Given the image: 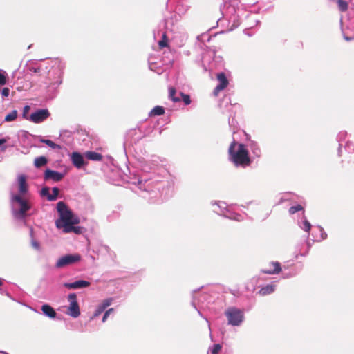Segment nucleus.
I'll use <instances>...</instances> for the list:
<instances>
[{
	"mask_svg": "<svg viewBox=\"0 0 354 354\" xmlns=\"http://www.w3.org/2000/svg\"><path fill=\"white\" fill-rule=\"evenodd\" d=\"M31 71H33L34 73H37L39 71V68H34L32 67L30 68Z\"/></svg>",
	"mask_w": 354,
	"mask_h": 354,
	"instance_id": "46",
	"label": "nucleus"
},
{
	"mask_svg": "<svg viewBox=\"0 0 354 354\" xmlns=\"http://www.w3.org/2000/svg\"><path fill=\"white\" fill-rule=\"evenodd\" d=\"M71 159L73 165L77 169L82 168L85 164L84 157L78 152H73Z\"/></svg>",
	"mask_w": 354,
	"mask_h": 354,
	"instance_id": "12",
	"label": "nucleus"
},
{
	"mask_svg": "<svg viewBox=\"0 0 354 354\" xmlns=\"http://www.w3.org/2000/svg\"><path fill=\"white\" fill-rule=\"evenodd\" d=\"M142 197H144V198H147V196H146L145 194H143V195H142Z\"/></svg>",
	"mask_w": 354,
	"mask_h": 354,
	"instance_id": "53",
	"label": "nucleus"
},
{
	"mask_svg": "<svg viewBox=\"0 0 354 354\" xmlns=\"http://www.w3.org/2000/svg\"><path fill=\"white\" fill-rule=\"evenodd\" d=\"M165 113V109L162 106H156L149 113L150 116L153 115H162Z\"/></svg>",
	"mask_w": 354,
	"mask_h": 354,
	"instance_id": "22",
	"label": "nucleus"
},
{
	"mask_svg": "<svg viewBox=\"0 0 354 354\" xmlns=\"http://www.w3.org/2000/svg\"><path fill=\"white\" fill-rule=\"evenodd\" d=\"M29 110H30V106L26 105L24 107V110H23V117L28 120V118L29 116H28V113L29 112Z\"/></svg>",
	"mask_w": 354,
	"mask_h": 354,
	"instance_id": "39",
	"label": "nucleus"
},
{
	"mask_svg": "<svg viewBox=\"0 0 354 354\" xmlns=\"http://www.w3.org/2000/svg\"><path fill=\"white\" fill-rule=\"evenodd\" d=\"M274 291V286L268 285V286L262 288L259 290V294L262 296H265L266 295L272 293Z\"/></svg>",
	"mask_w": 354,
	"mask_h": 354,
	"instance_id": "20",
	"label": "nucleus"
},
{
	"mask_svg": "<svg viewBox=\"0 0 354 354\" xmlns=\"http://www.w3.org/2000/svg\"><path fill=\"white\" fill-rule=\"evenodd\" d=\"M7 140L6 138L0 139V147L6 142Z\"/></svg>",
	"mask_w": 354,
	"mask_h": 354,
	"instance_id": "47",
	"label": "nucleus"
},
{
	"mask_svg": "<svg viewBox=\"0 0 354 354\" xmlns=\"http://www.w3.org/2000/svg\"><path fill=\"white\" fill-rule=\"evenodd\" d=\"M31 245H32V248L37 250H39L40 248L39 243L35 239H32Z\"/></svg>",
	"mask_w": 354,
	"mask_h": 354,
	"instance_id": "42",
	"label": "nucleus"
},
{
	"mask_svg": "<svg viewBox=\"0 0 354 354\" xmlns=\"http://www.w3.org/2000/svg\"><path fill=\"white\" fill-rule=\"evenodd\" d=\"M176 93V91L174 88H170L169 90V97L174 102H179L180 100L178 97H175L174 95Z\"/></svg>",
	"mask_w": 354,
	"mask_h": 354,
	"instance_id": "37",
	"label": "nucleus"
},
{
	"mask_svg": "<svg viewBox=\"0 0 354 354\" xmlns=\"http://www.w3.org/2000/svg\"><path fill=\"white\" fill-rule=\"evenodd\" d=\"M2 285V280L0 279V286Z\"/></svg>",
	"mask_w": 354,
	"mask_h": 354,
	"instance_id": "52",
	"label": "nucleus"
},
{
	"mask_svg": "<svg viewBox=\"0 0 354 354\" xmlns=\"http://www.w3.org/2000/svg\"><path fill=\"white\" fill-rule=\"evenodd\" d=\"M272 266H280V264L279 262L276 261V262H272Z\"/></svg>",
	"mask_w": 354,
	"mask_h": 354,
	"instance_id": "49",
	"label": "nucleus"
},
{
	"mask_svg": "<svg viewBox=\"0 0 354 354\" xmlns=\"http://www.w3.org/2000/svg\"><path fill=\"white\" fill-rule=\"evenodd\" d=\"M345 149L349 153H354V144L349 142H346Z\"/></svg>",
	"mask_w": 354,
	"mask_h": 354,
	"instance_id": "34",
	"label": "nucleus"
},
{
	"mask_svg": "<svg viewBox=\"0 0 354 354\" xmlns=\"http://www.w3.org/2000/svg\"><path fill=\"white\" fill-rule=\"evenodd\" d=\"M281 271V267H274L272 270H263V272L270 274H279Z\"/></svg>",
	"mask_w": 354,
	"mask_h": 354,
	"instance_id": "29",
	"label": "nucleus"
},
{
	"mask_svg": "<svg viewBox=\"0 0 354 354\" xmlns=\"http://www.w3.org/2000/svg\"><path fill=\"white\" fill-rule=\"evenodd\" d=\"M41 195L42 196H46L48 200V196L51 195V194H50L49 188L47 187H43L41 190Z\"/></svg>",
	"mask_w": 354,
	"mask_h": 354,
	"instance_id": "33",
	"label": "nucleus"
},
{
	"mask_svg": "<svg viewBox=\"0 0 354 354\" xmlns=\"http://www.w3.org/2000/svg\"><path fill=\"white\" fill-rule=\"evenodd\" d=\"M344 39L349 41L352 40V38L347 36H344Z\"/></svg>",
	"mask_w": 354,
	"mask_h": 354,
	"instance_id": "48",
	"label": "nucleus"
},
{
	"mask_svg": "<svg viewBox=\"0 0 354 354\" xmlns=\"http://www.w3.org/2000/svg\"><path fill=\"white\" fill-rule=\"evenodd\" d=\"M52 191L53 194H51V195L48 196L49 201H55L59 192V189L56 187H53Z\"/></svg>",
	"mask_w": 354,
	"mask_h": 354,
	"instance_id": "28",
	"label": "nucleus"
},
{
	"mask_svg": "<svg viewBox=\"0 0 354 354\" xmlns=\"http://www.w3.org/2000/svg\"><path fill=\"white\" fill-rule=\"evenodd\" d=\"M299 225L302 230H304L306 232H309L311 228L310 223L306 218H304L301 221L299 222Z\"/></svg>",
	"mask_w": 354,
	"mask_h": 354,
	"instance_id": "21",
	"label": "nucleus"
},
{
	"mask_svg": "<svg viewBox=\"0 0 354 354\" xmlns=\"http://www.w3.org/2000/svg\"><path fill=\"white\" fill-rule=\"evenodd\" d=\"M204 37H207V40L209 41V38L208 35H201L200 36H198L197 39L198 40L203 41Z\"/></svg>",
	"mask_w": 354,
	"mask_h": 354,
	"instance_id": "45",
	"label": "nucleus"
},
{
	"mask_svg": "<svg viewBox=\"0 0 354 354\" xmlns=\"http://www.w3.org/2000/svg\"><path fill=\"white\" fill-rule=\"evenodd\" d=\"M158 45H159V46L160 48H164V47L167 46V43L166 34L165 33L162 34V39L159 41Z\"/></svg>",
	"mask_w": 354,
	"mask_h": 354,
	"instance_id": "35",
	"label": "nucleus"
},
{
	"mask_svg": "<svg viewBox=\"0 0 354 354\" xmlns=\"http://www.w3.org/2000/svg\"><path fill=\"white\" fill-rule=\"evenodd\" d=\"M17 111L16 110L12 111L10 113L7 114L5 117V122H12L14 121L17 117Z\"/></svg>",
	"mask_w": 354,
	"mask_h": 354,
	"instance_id": "24",
	"label": "nucleus"
},
{
	"mask_svg": "<svg viewBox=\"0 0 354 354\" xmlns=\"http://www.w3.org/2000/svg\"><path fill=\"white\" fill-rule=\"evenodd\" d=\"M111 303V299H107L103 301L102 304L100 305L102 309L105 310L106 308H107L109 306H110Z\"/></svg>",
	"mask_w": 354,
	"mask_h": 354,
	"instance_id": "38",
	"label": "nucleus"
},
{
	"mask_svg": "<svg viewBox=\"0 0 354 354\" xmlns=\"http://www.w3.org/2000/svg\"><path fill=\"white\" fill-rule=\"evenodd\" d=\"M142 180L139 182L140 185V189L142 187ZM147 183V180H145V184L143 185L144 191H145L146 192L149 193V199L151 201V202H156V201L153 200V198L156 197L157 193L154 190H151V191L147 190L146 189V187H149V183H148L147 185H145Z\"/></svg>",
	"mask_w": 354,
	"mask_h": 354,
	"instance_id": "18",
	"label": "nucleus"
},
{
	"mask_svg": "<svg viewBox=\"0 0 354 354\" xmlns=\"http://www.w3.org/2000/svg\"><path fill=\"white\" fill-rule=\"evenodd\" d=\"M50 116V113L48 109H37L32 113L28 118V120L33 123H41L46 120Z\"/></svg>",
	"mask_w": 354,
	"mask_h": 354,
	"instance_id": "7",
	"label": "nucleus"
},
{
	"mask_svg": "<svg viewBox=\"0 0 354 354\" xmlns=\"http://www.w3.org/2000/svg\"><path fill=\"white\" fill-rule=\"evenodd\" d=\"M143 169L146 171H147V168H143Z\"/></svg>",
	"mask_w": 354,
	"mask_h": 354,
	"instance_id": "54",
	"label": "nucleus"
},
{
	"mask_svg": "<svg viewBox=\"0 0 354 354\" xmlns=\"http://www.w3.org/2000/svg\"><path fill=\"white\" fill-rule=\"evenodd\" d=\"M213 205H217V208L214 209V212L218 214L223 215L226 218L237 221L243 219L241 215L232 212L224 202H219L218 203H214Z\"/></svg>",
	"mask_w": 354,
	"mask_h": 354,
	"instance_id": "4",
	"label": "nucleus"
},
{
	"mask_svg": "<svg viewBox=\"0 0 354 354\" xmlns=\"http://www.w3.org/2000/svg\"><path fill=\"white\" fill-rule=\"evenodd\" d=\"M68 301H70V306L68 308L67 314L74 318L80 316V310L79 304L77 301V297L75 293H71L68 297Z\"/></svg>",
	"mask_w": 354,
	"mask_h": 354,
	"instance_id": "6",
	"label": "nucleus"
},
{
	"mask_svg": "<svg viewBox=\"0 0 354 354\" xmlns=\"http://www.w3.org/2000/svg\"><path fill=\"white\" fill-rule=\"evenodd\" d=\"M113 310H113V308H109L108 310H106V311L105 312V313L104 314V316H103V317H102V322H106V319L108 318V317L109 316L110 313H111V312H113Z\"/></svg>",
	"mask_w": 354,
	"mask_h": 354,
	"instance_id": "41",
	"label": "nucleus"
},
{
	"mask_svg": "<svg viewBox=\"0 0 354 354\" xmlns=\"http://www.w3.org/2000/svg\"><path fill=\"white\" fill-rule=\"evenodd\" d=\"M90 283L86 281L79 280L73 283H65L64 286L69 289H77L88 287Z\"/></svg>",
	"mask_w": 354,
	"mask_h": 354,
	"instance_id": "13",
	"label": "nucleus"
},
{
	"mask_svg": "<svg viewBox=\"0 0 354 354\" xmlns=\"http://www.w3.org/2000/svg\"><path fill=\"white\" fill-rule=\"evenodd\" d=\"M229 324L233 326H239L243 321V312L235 308H230L225 312Z\"/></svg>",
	"mask_w": 354,
	"mask_h": 354,
	"instance_id": "5",
	"label": "nucleus"
},
{
	"mask_svg": "<svg viewBox=\"0 0 354 354\" xmlns=\"http://www.w3.org/2000/svg\"><path fill=\"white\" fill-rule=\"evenodd\" d=\"M182 96V100L186 105H189L191 103L190 97L188 95L180 93Z\"/></svg>",
	"mask_w": 354,
	"mask_h": 354,
	"instance_id": "36",
	"label": "nucleus"
},
{
	"mask_svg": "<svg viewBox=\"0 0 354 354\" xmlns=\"http://www.w3.org/2000/svg\"><path fill=\"white\" fill-rule=\"evenodd\" d=\"M214 55H215L214 51L211 50H209L204 53L203 58H202V62H203V67L205 71H212L214 69V66H213V64L209 63L207 65L206 63L208 62L209 59L212 58L213 56H214Z\"/></svg>",
	"mask_w": 354,
	"mask_h": 354,
	"instance_id": "10",
	"label": "nucleus"
},
{
	"mask_svg": "<svg viewBox=\"0 0 354 354\" xmlns=\"http://www.w3.org/2000/svg\"><path fill=\"white\" fill-rule=\"evenodd\" d=\"M48 162V160L44 156H39L35 159L34 165L37 168H39L46 165Z\"/></svg>",
	"mask_w": 354,
	"mask_h": 354,
	"instance_id": "19",
	"label": "nucleus"
},
{
	"mask_svg": "<svg viewBox=\"0 0 354 354\" xmlns=\"http://www.w3.org/2000/svg\"><path fill=\"white\" fill-rule=\"evenodd\" d=\"M7 82V73L3 70L0 69V86H4Z\"/></svg>",
	"mask_w": 354,
	"mask_h": 354,
	"instance_id": "27",
	"label": "nucleus"
},
{
	"mask_svg": "<svg viewBox=\"0 0 354 354\" xmlns=\"http://www.w3.org/2000/svg\"><path fill=\"white\" fill-rule=\"evenodd\" d=\"M75 224H69L67 225L64 228H63V232L65 233L74 232L76 234H80L82 232V227H75Z\"/></svg>",
	"mask_w": 354,
	"mask_h": 354,
	"instance_id": "15",
	"label": "nucleus"
},
{
	"mask_svg": "<svg viewBox=\"0 0 354 354\" xmlns=\"http://www.w3.org/2000/svg\"><path fill=\"white\" fill-rule=\"evenodd\" d=\"M222 346L219 344H214L211 349L212 354H219L221 351Z\"/></svg>",
	"mask_w": 354,
	"mask_h": 354,
	"instance_id": "32",
	"label": "nucleus"
},
{
	"mask_svg": "<svg viewBox=\"0 0 354 354\" xmlns=\"http://www.w3.org/2000/svg\"><path fill=\"white\" fill-rule=\"evenodd\" d=\"M43 313L50 318H55L57 315L55 310L48 304H44L41 306Z\"/></svg>",
	"mask_w": 354,
	"mask_h": 354,
	"instance_id": "14",
	"label": "nucleus"
},
{
	"mask_svg": "<svg viewBox=\"0 0 354 354\" xmlns=\"http://www.w3.org/2000/svg\"><path fill=\"white\" fill-rule=\"evenodd\" d=\"M17 181L19 194L10 193V205L14 218L23 221L28 216L27 212L30 209L31 205L28 200L23 198V196L28 192L26 176L24 175L19 176Z\"/></svg>",
	"mask_w": 354,
	"mask_h": 354,
	"instance_id": "1",
	"label": "nucleus"
},
{
	"mask_svg": "<svg viewBox=\"0 0 354 354\" xmlns=\"http://www.w3.org/2000/svg\"><path fill=\"white\" fill-rule=\"evenodd\" d=\"M85 156L86 158L91 160L100 161L102 158V156L95 151H87L85 153Z\"/></svg>",
	"mask_w": 354,
	"mask_h": 354,
	"instance_id": "17",
	"label": "nucleus"
},
{
	"mask_svg": "<svg viewBox=\"0 0 354 354\" xmlns=\"http://www.w3.org/2000/svg\"><path fill=\"white\" fill-rule=\"evenodd\" d=\"M248 147L250 149V150L252 151V153L256 157L261 156V149H260L259 145L257 144V142L250 140L248 143Z\"/></svg>",
	"mask_w": 354,
	"mask_h": 354,
	"instance_id": "16",
	"label": "nucleus"
},
{
	"mask_svg": "<svg viewBox=\"0 0 354 354\" xmlns=\"http://www.w3.org/2000/svg\"><path fill=\"white\" fill-rule=\"evenodd\" d=\"M338 8L340 11L344 12L348 9V3L344 0H337V1Z\"/></svg>",
	"mask_w": 354,
	"mask_h": 354,
	"instance_id": "26",
	"label": "nucleus"
},
{
	"mask_svg": "<svg viewBox=\"0 0 354 354\" xmlns=\"http://www.w3.org/2000/svg\"><path fill=\"white\" fill-rule=\"evenodd\" d=\"M301 210H303L302 206L301 205H297L292 206L290 207L289 213L290 214H293L296 213L297 212H299Z\"/></svg>",
	"mask_w": 354,
	"mask_h": 354,
	"instance_id": "31",
	"label": "nucleus"
},
{
	"mask_svg": "<svg viewBox=\"0 0 354 354\" xmlns=\"http://www.w3.org/2000/svg\"><path fill=\"white\" fill-rule=\"evenodd\" d=\"M63 177V174L51 169H46L44 173V179L46 180H53L55 182H58L60 181Z\"/></svg>",
	"mask_w": 354,
	"mask_h": 354,
	"instance_id": "11",
	"label": "nucleus"
},
{
	"mask_svg": "<svg viewBox=\"0 0 354 354\" xmlns=\"http://www.w3.org/2000/svg\"><path fill=\"white\" fill-rule=\"evenodd\" d=\"M229 159L236 167H246L250 162L248 151L243 144L238 143L234 140L231 142L229 147Z\"/></svg>",
	"mask_w": 354,
	"mask_h": 354,
	"instance_id": "2",
	"label": "nucleus"
},
{
	"mask_svg": "<svg viewBox=\"0 0 354 354\" xmlns=\"http://www.w3.org/2000/svg\"><path fill=\"white\" fill-rule=\"evenodd\" d=\"M218 84L215 87L213 93L214 96H217L219 93L224 90L228 85L229 82L224 73H219L216 75Z\"/></svg>",
	"mask_w": 354,
	"mask_h": 354,
	"instance_id": "8",
	"label": "nucleus"
},
{
	"mask_svg": "<svg viewBox=\"0 0 354 354\" xmlns=\"http://www.w3.org/2000/svg\"><path fill=\"white\" fill-rule=\"evenodd\" d=\"M40 141H41V142L46 144L48 146H49L52 149H56L57 147H58V145L57 144H55V142H53V141H51L50 140L41 138Z\"/></svg>",
	"mask_w": 354,
	"mask_h": 354,
	"instance_id": "30",
	"label": "nucleus"
},
{
	"mask_svg": "<svg viewBox=\"0 0 354 354\" xmlns=\"http://www.w3.org/2000/svg\"><path fill=\"white\" fill-rule=\"evenodd\" d=\"M1 93L3 97H8L10 94V89L8 88H3L1 91Z\"/></svg>",
	"mask_w": 354,
	"mask_h": 354,
	"instance_id": "43",
	"label": "nucleus"
},
{
	"mask_svg": "<svg viewBox=\"0 0 354 354\" xmlns=\"http://www.w3.org/2000/svg\"><path fill=\"white\" fill-rule=\"evenodd\" d=\"M104 310L102 309V308L99 306L95 310V313H93V318L98 317Z\"/></svg>",
	"mask_w": 354,
	"mask_h": 354,
	"instance_id": "40",
	"label": "nucleus"
},
{
	"mask_svg": "<svg viewBox=\"0 0 354 354\" xmlns=\"http://www.w3.org/2000/svg\"><path fill=\"white\" fill-rule=\"evenodd\" d=\"M1 353H2L3 354H8V353L7 352H6V351H1Z\"/></svg>",
	"mask_w": 354,
	"mask_h": 354,
	"instance_id": "51",
	"label": "nucleus"
},
{
	"mask_svg": "<svg viewBox=\"0 0 354 354\" xmlns=\"http://www.w3.org/2000/svg\"><path fill=\"white\" fill-rule=\"evenodd\" d=\"M57 210L59 215V218L55 221V225L57 228L63 229L67 225L79 223V218L74 216L73 212L63 201H59L57 203Z\"/></svg>",
	"mask_w": 354,
	"mask_h": 354,
	"instance_id": "3",
	"label": "nucleus"
},
{
	"mask_svg": "<svg viewBox=\"0 0 354 354\" xmlns=\"http://www.w3.org/2000/svg\"><path fill=\"white\" fill-rule=\"evenodd\" d=\"M80 260V255L78 254H66L59 258L55 266H66L79 262Z\"/></svg>",
	"mask_w": 354,
	"mask_h": 354,
	"instance_id": "9",
	"label": "nucleus"
},
{
	"mask_svg": "<svg viewBox=\"0 0 354 354\" xmlns=\"http://www.w3.org/2000/svg\"><path fill=\"white\" fill-rule=\"evenodd\" d=\"M319 230L321 233V240H324L325 239H326L327 237V234L324 231V229L321 227H319Z\"/></svg>",
	"mask_w": 354,
	"mask_h": 354,
	"instance_id": "44",
	"label": "nucleus"
},
{
	"mask_svg": "<svg viewBox=\"0 0 354 354\" xmlns=\"http://www.w3.org/2000/svg\"><path fill=\"white\" fill-rule=\"evenodd\" d=\"M346 135H347V133L346 131H340L337 135V138L338 142H339V149H338V153L339 156H340V152H341L340 148L342 145V144L341 142L345 139Z\"/></svg>",
	"mask_w": 354,
	"mask_h": 354,
	"instance_id": "25",
	"label": "nucleus"
},
{
	"mask_svg": "<svg viewBox=\"0 0 354 354\" xmlns=\"http://www.w3.org/2000/svg\"><path fill=\"white\" fill-rule=\"evenodd\" d=\"M55 75L56 76L55 77V81L51 83V85L53 86V88L57 87L62 84V73L59 70L56 72Z\"/></svg>",
	"mask_w": 354,
	"mask_h": 354,
	"instance_id": "23",
	"label": "nucleus"
},
{
	"mask_svg": "<svg viewBox=\"0 0 354 354\" xmlns=\"http://www.w3.org/2000/svg\"><path fill=\"white\" fill-rule=\"evenodd\" d=\"M6 149V146L2 147V150L4 151Z\"/></svg>",
	"mask_w": 354,
	"mask_h": 354,
	"instance_id": "50",
	"label": "nucleus"
}]
</instances>
